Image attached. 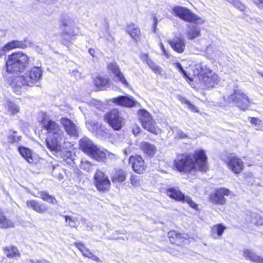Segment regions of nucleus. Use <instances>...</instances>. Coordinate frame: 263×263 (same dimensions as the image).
Masks as SVG:
<instances>
[{
  "label": "nucleus",
  "instance_id": "f257e3e1",
  "mask_svg": "<svg viewBox=\"0 0 263 263\" xmlns=\"http://www.w3.org/2000/svg\"><path fill=\"white\" fill-rule=\"evenodd\" d=\"M174 164L178 171L185 173H192L196 170L206 172L208 170L207 157L202 149L196 151L193 155L185 153L177 155Z\"/></svg>",
  "mask_w": 263,
  "mask_h": 263
},
{
  "label": "nucleus",
  "instance_id": "f03ea898",
  "mask_svg": "<svg viewBox=\"0 0 263 263\" xmlns=\"http://www.w3.org/2000/svg\"><path fill=\"white\" fill-rule=\"evenodd\" d=\"M42 124L49 136L46 141L47 148L55 154L61 152L64 134L59 124L52 120L45 119H43Z\"/></svg>",
  "mask_w": 263,
  "mask_h": 263
},
{
  "label": "nucleus",
  "instance_id": "7ed1b4c3",
  "mask_svg": "<svg viewBox=\"0 0 263 263\" xmlns=\"http://www.w3.org/2000/svg\"><path fill=\"white\" fill-rule=\"evenodd\" d=\"M42 70L40 67H34L29 72L22 76L12 77L7 81L12 90L17 94H20L24 86H32L35 84L39 86L37 83L42 79Z\"/></svg>",
  "mask_w": 263,
  "mask_h": 263
},
{
  "label": "nucleus",
  "instance_id": "20e7f679",
  "mask_svg": "<svg viewBox=\"0 0 263 263\" xmlns=\"http://www.w3.org/2000/svg\"><path fill=\"white\" fill-rule=\"evenodd\" d=\"M79 146L84 153L98 162H104L106 159L107 152L101 149L86 137L80 140Z\"/></svg>",
  "mask_w": 263,
  "mask_h": 263
},
{
  "label": "nucleus",
  "instance_id": "39448f33",
  "mask_svg": "<svg viewBox=\"0 0 263 263\" xmlns=\"http://www.w3.org/2000/svg\"><path fill=\"white\" fill-rule=\"evenodd\" d=\"M29 64V57L22 52L13 53L9 55L6 61L7 72L18 73L23 72Z\"/></svg>",
  "mask_w": 263,
  "mask_h": 263
},
{
  "label": "nucleus",
  "instance_id": "423d86ee",
  "mask_svg": "<svg viewBox=\"0 0 263 263\" xmlns=\"http://www.w3.org/2000/svg\"><path fill=\"white\" fill-rule=\"evenodd\" d=\"M172 14L180 19L194 24H202L204 21L185 7L176 6L172 9Z\"/></svg>",
  "mask_w": 263,
  "mask_h": 263
},
{
  "label": "nucleus",
  "instance_id": "0eeeda50",
  "mask_svg": "<svg viewBox=\"0 0 263 263\" xmlns=\"http://www.w3.org/2000/svg\"><path fill=\"white\" fill-rule=\"evenodd\" d=\"M199 80L205 87H213L219 81L218 76L205 65L200 66Z\"/></svg>",
  "mask_w": 263,
  "mask_h": 263
},
{
  "label": "nucleus",
  "instance_id": "6e6552de",
  "mask_svg": "<svg viewBox=\"0 0 263 263\" xmlns=\"http://www.w3.org/2000/svg\"><path fill=\"white\" fill-rule=\"evenodd\" d=\"M228 103H233L239 108L242 110L246 109L249 106L250 101L247 96H246L241 90L235 89L233 93L226 99Z\"/></svg>",
  "mask_w": 263,
  "mask_h": 263
},
{
  "label": "nucleus",
  "instance_id": "1a4fd4ad",
  "mask_svg": "<svg viewBox=\"0 0 263 263\" xmlns=\"http://www.w3.org/2000/svg\"><path fill=\"white\" fill-rule=\"evenodd\" d=\"M139 116L144 129L155 135L159 133V129L156 126L151 115L148 111L144 109H140L139 111Z\"/></svg>",
  "mask_w": 263,
  "mask_h": 263
},
{
  "label": "nucleus",
  "instance_id": "9d476101",
  "mask_svg": "<svg viewBox=\"0 0 263 263\" xmlns=\"http://www.w3.org/2000/svg\"><path fill=\"white\" fill-rule=\"evenodd\" d=\"M104 118L110 126L116 130L121 129L124 124V120L117 109L111 110L106 114Z\"/></svg>",
  "mask_w": 263,
  "mask_h": 263
},
{
  "label": "nucleus",
  "instance_id": "9b49d317",
  "mask_svg": "<svg viewBox=\"0 0 263 263\" xmlns=\"http://www.w3.org/2000/svg\"><path fill=\"white\" fill-rule=\"evenodd\" d=\"M95 183L97 190L104 193L110 187V181L108 177L100 170H97L94 175Z\"/></svg>",
  "mask_w": 263,
  "mask_h": 263
},
{
  "label": "nucleus",
  "instance_id": "f8f14e48",
  "mask_svg": "<svg viewBox=\"0 0 263 263\" xmlns=\"http://www.w3.org/2000/svg\"><path fill=\"white\" fill-rule=\"evenodd\" d=\"M166 194L170 198L178 201H185L189 205L194 209H197L198 205L196 204L191 198L189 196H185L180 191L174 187H171L167 189Z\"/></svg>",
  "mask_w": 263,
  "mask_h": 263
},
{
  "label": "nucleus",
  "instance_id": "ddd939ff",
  "mask_svg": "<svg viewBox=\"0 0 263 263\" xmlns=\"http://www.w3.org/2000/svg\"><path fill=\"white\" fill-rule=\"evenodd\" d=\"M228 168L235 174H239L243 170V163L241 159L232 154L224 159Z\"/></svg>",
  "mask_w": 263,
  "mask_h": 263
},
{
  "label": "nucleus",
  "instance_id": "4468645a",
  "mask_svg": "<svg viewBox=\"0 0 263 263\" xmlns=\"http://www.w3.org/2000/svg\"><path fill=\"white\" fill-rule=\"evenodd\" d=\"M60 122L68 135L75 138L79 137V128L71 120L63 117L61 119Z\"/></svg>",
  "mask_w": 263,
  "mask_h": 263
},
{
  "label": "nucleus",
  "instance_id": "2eb2a0df",
  "mask_svg": "<svg viewBox=\"0 0 263 263\" xmlns=\"http://www.w3.org/2000/svg\"><path fill=\"white\" fill-rule=\"evenodd\" d=\"M129 164L132 165L134 171L136 173L142 174L146 170V166L143 158L140 156L130 157Z\"/></svg>",
  "mask_w": 263,
  "mask_h": 263
},
{
  "label": "nucleus",
  "instance_id": "dca6fc26",
  "mask_svg": "<svg viewBox=\"0 0 263 263\" xmlns=\"http://www.w3.org/2000/svg\"><path fill=\"white\" fill-rule=\"evenodd\" d=\"M108 68L114 73L115 81L119 82L125 87L128 88L129 85L126 81L123 73L121 71L119 66L115 63H110L108 65Z\"/></svg>",
  "mask_w": 263,
  "mask_h": 263
},
{
  "label": "nucleus",
  "instance_id": "f3484780",
  "mask_svg": "<svg viewBox=\"0 0 263 263\" xmlns=\"http://www.w3.org/2000/svg\"><path fill=\"white\" fill-rule=\"evenodd\" d=\"M231 193V191L228 189L220 188L217 190L213 195L211 196V201L214 203L223 205L226 202V199L224 196L229 195Z\"/></svg>",
  "mask_w": 263,
  "mask_h": 263
},
{
  "label": "nucleus",
  "instance_id": "a211bd4d",
  "mask_svg": "<svg viewBox=\"0 0 263 263\" xmlns=\"http://www.w3.org/2000/svg\"><path fill=\"white\" fill-rule=\"evenodd\" d=\"M168 43L172 49L178 53H182L185 50L186 47L185 41L181 34L170 40Z\"/></svg>",
  "mask_w": 263,
  "mask_h": 263
},
{
  "label": "nucleus",
  "instance_id": "6ab92c4d",
  "mask_svg": "<svg viewBox=\"0 0 263 263\" xmlns=\"http://www.w3.org/2000/svg\"><path fill=\"white\" fill-rule=\"evenodd\" d=\"M113 102L118 105L127 107H132L136 105L138 102L130 96H119L113 99Z\"/></svg>",
  "mask_w": 263,
  "mask_h": 263
},
{
  "label": "nucleus",
  "instance_id": "aec40b11",
  "mask_svg": "<svg viewBox=\"0 0 263 263\" xmlns=\"http://www.w3.org/2000/svg\"><path fill=\"white\" fill-rule=\"evenodd\" d=\"M26 205L28 208L32 209L40 214L45 213L48 211V207L45 204L40 203L34 200H28Z\"/></svg>",
  "mask_w": 263,
  "mask_h": 263
},
{
  "label": "nucleus",
  "instance_id": "412c9836",
  "mask_svg": "<svg viewBox=\"0 0 263 263\" xmlns=\"http://www.w3.org/2000/svg\"><path fill=\"white\" fill-rule=\"evenodd\" d=\"M60 22L63 26L66 28H69L70 30H73L71 28L74 27L76 24V19L71 14L66 13L62 15Z\"/></svg>",
  "mask_w": 263,
  "mask_h": 263
},
{
  "label": "nucleus",
  "instance_id": "4be33fe9",
  "mask_svg": "<svg viewBox=\"0 0 263 263\" xmlns=\"http://www.w3.org/2000/svg\"><path fill=\"white\" fill-rule=\"evenodd\" d=\"M127 174L125 171L122 170H116L110 175L111 180L114 183H120L126 179Z\"/></svg>",
  "mask_w": 263,
  "mask_h": 263
},
{
  "label": "nucleus",
  "instance_id": "5701e85b",
  "mask_svg": "<svg viewBox=\"0 0 263 263\" xmlns=\"http://www.w3.org/2000/svg\"><path fill=\"white\" fill-rule=\"evenodd\" d=\"M126 31L136 41L140 38L141 32L139 27L134 24H130L127 26Z\"/></svg>",
  "mask_w": 263,
  "mask_h": 263
},
{
  "label": "nucleus",
  "instance_id": "b1692460",
  "mask_svg": "<svg viewBox=\"0 0 263 263\" xmlns=\"http://www.w3.org/2000/svg\"><path fill=\"white\" fill-rule=\"evenodd\" d=\"M27 40L28 39H25L24 42L19 41H11L4 46V49H5V51H8L16 48L22 49L25 48L27 47L26 43Z\"/></svg>",
  "mask_w": 263,
  "mask_h": 263
},
{
  "label": "nucleus",
  "instance_id": "393cba45",
  "mask_svg": "<svg viewBox=\"0 0 263 263\" xmlns=\"http://www.w3.org/2000/svg\"><path fill=\"white\" fill-rule=\"evenodd\" d=\"M86 126L87 129L92 133L99 134V132L103 130V127L98 122L93 120L86 121Z\"/></svg>",
  "mask_w": 263,
  "mask_h": 263
},
{
  "label": "nucleus",
  "instance_id": "a878e982",
  "mask_svg": "<svg viewBox=\"0 0 263 263\" xmlns=\"http://www.w3.org/2000/svg\"><path fill=\"white\" fill-rule=\"evenodd\" d=\"M140 147L143 152L150 157L153 156L157 151L155 145L148 142H142Z\"/></svg>",
  "mask_w": 263,
  "mask_h": 263
},
{
  "label": "nucleus",
  "instance_id": "bb28decb",
  "mask_svg": "<svg viewBox=\"0 0 263 263\" xmlns=\"http://www.w3.org/2000/svg\"><path fill=\"white\" fill-rule=\"evenodd\" d=\"M76 35L73 30H70L69 31L66 29L63 30L61 33L62 39L61 42L62 44L67 46L72 40V37Z\"/></svg>",
  "mask_w": 263,
  "mask_h": 263
},
{
  "label": "nucleus",
  "instance_id": "cd10ccee",
  "mask_svg": "<svg viewBox=\"0 0 263 263\" xmlns=\"http://www.w3.org/2000/svg\"><path fill=\"white\" fill-rule=\"evenodd\" d=\"M189 30L187 32V39L194 40L201 35L200 28L194 25H189Z\"/></svg>",
  "mask_w": 263,
  "mask_h": 263
},
{
  "label": "nucleus",
  "instance_id": "c85d7f7f",
  "mask_svg": "<svg viewBox=\"0 0 263 263\" xmlns=\"http://www.w3.org/2000/svg\"><path fill=\"white\" fill-rule=\"evenodd\" d=\"M94 83L97 87L100 89H105L109 87L110 80L102 77H97L94 80Z\"/></svg>",
  "mask_w": 263,
  "mask_h": 263
},
{
  "label": "nucleus",
  "instance_id": "c756f323",
  "mask_svg": "<svg viewBox=\"0 0 263 263\" xmlns=\"http://www.w3.org/2000/svg\"><path fill=\"white\" fill-rule=\"evenodd\" d=\"M168 236L172 243L180 245L181 242L183 241V237L182 234L178 233L176 231L168 232Z\"/></svg>",
  "mask_w": 263,
  "mask_h": 263
},
{
  "label": "nucleus",
  "instance_id": "7c9ffc66",
  "mask_svg": "<svg viewBox=\"0 0 263 263\" xmlns=\"http://www.w3.org/2000/svg\"><path fill=\"white\" fill-rule=\"evenodd\" d=\"M18 151L21 156L29 163L33 162L32 152L30 149L25 147H19Z\"/></svg>",
  "mask_w": 263,
  "mask_h": 263
},
{
  "label": "nucleus",
  "instance_id": "2f4dec72",
  "mask_svg": "<svg viewBox=\"0 0 263 263\" xmlns=\"http://www.w3.org/2000/svg\"><path fill=\"white\" fill-rule=\"evenodd\" d=\"M14 227V223L11 220L8 219L3 212L0 211V228L7 229Z\"/></svg>",
  "mask_w": 263,
  "mask_h": 263
},
{
  "label": "nucleus",
  "instance_id": "473e14b6",
  "mask_svg": "<svg viewBox=\"0 0 263 263\" xmlns=\"http://www.w3.org/2000/svg\"><path fill=\"white\" fill-rule=\"evenodd\" d=\"M3 250L7 257L13 258L20 256L18 249L14 246L4 247Z\"/></svg>",
  "mask_w": 263,
  "mask_h": 263
},
{
  "label": "nucleus",
  "instance_id": "72a5a7b5",
  "mask_svg": "<svg viewBox=\"0 0 263 263\" xmlns=\"http://www.w3.org/2000/svg\"><path fill=\"white\" fill-rule=\"evenodd\" d=\"M5 108L8 114L10 115H14L20 111L19 106L11 101H8L6 103Z\"/></svg>",
  "mask_w": 263,
  "mask_h": 263
},
{
  "label": "nucleus",
  "instance_id": "f704fd0d",
  "mask_svg": "<svg viewBox=\"0 0 263 263\" xmlns=\"http://www.w3.org/2000/svg\"><path fill=\"white\" fill-rule=\"evenodd\" d=\"M243 255L252 261L263 263V258H261L251 250H245L243 251Z\"/></svg>",
  "mask_w": 263,
  "mask_h": 263
},
{
  "label": "nucleus",
  "instance_id": "c9c22d12",
  "mask_svg": "<svg viewBox=\"0 0 263 263\" xmlns=\"http://www.w3.org/2000/svg\"><path fill=\"white\" fill-rule=\"evenodd\" d=\"M37 197L52 204H55L57 202L56 199L53 196L45 191L39 192Z\"/></svg>",
  "mask_w": 263,
  "mask_h": 263
},
{
  "label": "nucleus",
  "instance_id": "e433bc0d",
  "mask_svg": "<svg viewBox=\"0 0 263 263\" xmlns=\"http://www.w3.org/2000/svg\"><path fill=\"white\" fill-rule=\"evenodd\" d=\"M146 63L149 67L155 73L162 75V68L158 66L154 61L152 60L147 58L146 60Z\"/></svg>",
  "mask_w": 263,
  "mask_h": 263
},
{
  "label": "nucleus",
  "instance_id": "4c0bfd02",
  "mask_svg": "<svg viewBox=\"0 0 263 263\" xmlns=\"http://www.w3.org/2000/svg\"><path fill=\"white\" fill-rule=\"evenodd\" d=\"M16 131H9V135L8 136V142L10 143H17L22 139L21 136L16 135Z\"/></svg>",
  "mask_w": 263,
  "mask_h": 263
},
{
  "label": "nucleus",
  "instance_id": "58836bf2",
  "mask_svg": "<svg viewBox=\"0 0 263 263\" xmlns=\"http://www.w3.org/2000/svg\"><path fill=\"white\" fill-rule=\"evenodd\" d=\"M66 222V226L70 228H76L78 227L77 224V218L70 216L65 215L63 216Z\"/></svg>",
  "mask_w": 263,
  "mask_h": 263
},
{
  "label": "nucleus",
  "instance_id": "ea45409f",
  "mask_svg": "<svg viewBox=\"0 0 263 263\" xmlns=\"http://www.w3.org/2000/svg\"><path fill=\"white\" fill-rule=\"evenodd\" d=\"M93 164L88 161L82 160L80 164V167L81 170L86 172H90L92 171Z\"/></svg>",
  "mask_w": 263,
  "mask_h": 263
},
{
  "label": "nucleus",
  "instance_id": "a19ab883",
  "mask_svg": "<svg viewBox=\"0 0 263 263\" xmlns=\"http://www.w3.org/2000/svg\"><path fill=\"white\" fill-rule=\"evenodd\" d=\"M225 229L226 228L222 224H218L213 227L212 231L213 232H216L218 236H221Z\"/></svg>",
  "mask_w": 263,
  "mask_h": 263
},
{
  "label": "nucleus",
  "instance_id": "79ce46f5",
  "mask_svg": "<svg viewBox=\"0 0 263 263\" xmlns=\"http://www.w3.org/2000/svg\"><path fill=\"white\" fill-rule=\"evenodd\" d=\"M130 181L132 185L135 186H137L140 185V181L137 176L132 175L130 178Z\"/></svg>",
  "mask_w": 263,
  "mask_h": 263
},
{
  "label": "nucleus",
  "instance_id": "37998d69",
  "mask_svg": "<svg viewBox=\"0 0 263 263\" xmlns=\"http://www.w3.org/2000/svg\"><path fill=\"white\" fill-rule=\"evenodd\" d=\"M29 263H50V262L45 259H32L29 260Z\"/></svg>",
  "mask_w": 263,
  "mask_h": 263
},
{
  "label": "nucleus",
  "instance_id": "c03bdc74",
  "mask_svg": "<svg viewBox=\"0 0 263 263\" xmlns=\"http://www.w3.org/2000/svg\"><path fill=\"white\" fill-rule=\"evenodd\" d=\"M74 245L80 251L81 253L83 250H84V249H86V248L85 246L81 242H74Z\"/></svg>",
  "mask_w": 263,
  "mask_h": 263
},
{
  "label": "nucleus",
  "instance_id": "a18cd8bd",
  "mask_svg": "<svg viewBox=\"0 0 263 263\" xmlns=\"http://www.w3.org/2000/svg\"><path fill=\"white\" fill-rule=\"evenodd\" d=\"M254 3L260 9H263V0H253Z\"/></svg>",
  "mask_w": 263,
  "mask_h": 263
},
{
  "label": "nucleus",
  "instance_id": "49530a36",
  "mask_svg": "<svg viewBox=\"0 0 263 263\" xmlns=\"http://www.w3.org/2000/svg\"><path fill=\"white\" fill-rule=\"evenodd\" d=\"M251 123L255 125L259 126L260 120L256 118H252L250 121Z\"/></svg>",
  "mask_w": 263,
  "mask_h": 263
},
{
  "label": "nucleus",
  "instance_id": "de8ad7c7",
  "mask_svg": "<svg viewBox=\"0 0 263 263\" xmlns=\"http://www.w3.org/2000/svg\"><path fill=\"white\" fill-rule=\"evenodd\" d=\"M82 253L83 256L88 258L92 253L88 249L86 248V249H84V250L82 252Z\"/></svg>",
  "mask_w": 263,
  "mask_h": 263
},
{
  "label": "nucleus",
  "instance_id": "09e8293b",
  "mask_svg": "<svg viewBox=\"0 0 263 263\" xmlns=\"http://www.w3.org/2000/svg\"><path fill=\"white\" fill-rule=\"evenodd\" d=\"M174 65L175 66V67H176L179 71V72H180L181 71H182L183 68L182 66V65H181V64L179 63V62H175L174 63Z\"/></svg>",
  "mask_w": 263,
  "mask_h": 263
},
{
  "label": "nucleus",
  "instance_id": "8fccbe9b",
  "mask_svg": "<svg viewBox=\"0 0 263 263\" xmlns=\"http://www.w3.org/2000/svg\"><path fill=\"white\" fill-rule=\"evenodd\" d=\"M180 72L184 78L189 79L190 81L192 80V79L189 77L188 73L184 69H183V70L181 71Z\"/></svg>",
  "mask_w": 263,
  "mask_h": 263
},
{
  "label": "nucleus",
  "instance_id": "3c124183",
  "mask_svg": "<svg viewBox=\"0 0 263 263\" xmlns=\"http://www.w3.org/2000/svg\"><path fill=\"white\" fill-rule=\"evenodd\" d=\"M185 103L188 106V107L192 110H195L196 109V107L193 105L190 102L186 100L185 101Z\"/></svg>",
  "mask_w": 263,
  "mask_h": 263
},
{
  "label": "nucleus",
  "instance_id": "603ef678",
  "mask_svg": "<svg viewBox=\"0 0 263 263\" xmlns=\"http://www.w3.org/2000/svg\"><path fill=\"white\" fill-rule=\"evenodd\" d=\"M177 136L179 138L184 139L186 137V134L183 133L182 131H179L177 133Z\"/></svg>",
  "mask_w": 263,
  "mask_h": 263
},
{
  "label": "nucleus",
  "instance_id": "864d4df0",
  "mask_svg": "<svg viewBox=\"0 0 263 263\" xmlns=\"http://www.w3.org/2000/svg\"><path fill=\"white\" fill-rule=\"evenodd\" d=\"M89 258H91L94 260H95L97 262L100 261V259L99 257L96 256V255H93L92 253L91 254V255H90V257H88Z\"/></svg>",
  "mask_w": 263,
  "mask_h": 263
},
{
  "label": "nucleus",
  "instance_id": "5fc2aeb1",
  "mask_svg": "<svg viewBox=\"0 0 263 263\" xmlns=\"http://www.w3.org/2000/svg\"><path fill=\"white\" fill-rule=\"evenodd\" d=\"M81 221L82 223H83V224L85 225V226H86L87 227H89V223L87 222L86 218L82 217L81 218Z\"/></svg>",
  "mask_w": 263,
  "mask_h": 263
},
{
  "label": "nucleus",
  "instance_id": "6e6d98bb",
  "mask_svg": "<svg viewBox=\"0 0 263 263\" xmlns=\"http://www.w3.org/2000/svg\"><path fill=\"white\" fill-rule=\"evenodd\" d=\"M158 24V20L156 16L154 17V24H153V29L154 31L156 32V26Z\"/></svg>",
  "mask_w": 263,
  "mask_h": 263
},
{
  "label": "nucleus",
  "instance_id": "4d7b16f0",
  "mask_svg": "<svg viewBox=\"0 0 263 263\" xmlns=\"http://www.w3.org/2000/svg\"><path fill=\"white\" fill-rule=\"evenodd\" d=\"M5 52H6V51L4 49V46H0V58L5 55Z\"/></svg>",
  "mask_w": 263,
  "mask_h": 263
},
{
  "label": "nucleus",
  "instance_id": "13d9d810",
  "mask_svg": "<svg viewBox=\"0 0 263 263\" xmlns=\"http://www.w3.org/2000/svg\"><path fill=\"white\" fill-rule=\"evenodd\" d=\"M140 132V128L136 126L135 128H133V133L134 135H137Z\"/></svg>",
  "mask_w": 263,
  "mask_h": 263
},
{
  "label": "nucleus",
  "instance_id": "bf43d9fd",
  "mask_svg": "<svg viewBox=\"0 0 263 263\" xmlns=\"http://www.w3.org/2000/svg\"><path fill=\"white\" fill-rule=\"evenodd\" d=\"M89 53L92 57H96L95 53V49L92 48H89L88 50Z\"/></svg>",
  "mask_w": 263,
  "mask_h": 263
},
{
  "label": "nucleus",
  "instance_id": "052dcab7",
  "mask_svg": "<svg viewBox=\"0 0 263 263\" xmlns=\"http://www.w3.org/2000/svg\"><path fill=\"white\" fill-rule=\"evenodd\" d=\"M163 53L165 57H166L167 58H169L170 57V53L166 50H164L163 51Z\"/></svg>",
  "mask_w": 263,
  "mask_h": 263
},
{
  "label": "nucleus",
  "instance_id": "680f3d73",
  "mask_svg": "<svg viewBox=\"0 0 263 263\" xmlns=\"http://www.w3.org/2000/svg\"><path fill=\"white\" fill-rule=\"evenodd\" d=\"M160 48L162 51H164V50H165L164 46L162 43H160Z\"/></svg>",
  "mask_w": 263,
  "mask_h": 263
},
{
  "label": "nucleus",
  "instance_id": "e2e57ef3",
  "mask_svg": "<svg viewBox=\"0 0 263 263\" xmlns=\"http://www.w3.org/2000/svg\"><path fill=\"white\" fill-rule=\"evenodd\" d=\"M58 177L59 179H62L63 178V176L61 173H59Z\"/></svg>",
  "mask_w": 263,
  "mask_h": 263
},
{
  "label": "nucleus",
  "instance_id": "0e129e2a",
  "mask_svg": "<svg viewBox=\"0 0 263 263\" xmlns=\"http://www.w3.org/2000/svg\"><path fill=\"white\" fill-rule=\"evenodd\" d=\"M73 73H78V72H79V70H78L76 69V70H73Z\"/></svg>",
  "mask_w": 263,
  "mask_h": 263
},
{
  "label": "nucleus",
  "instance_id": "69168bd1",
  "mask_svg": "<svg viewBox=\"0 0 263 263\" xmlns=\"http://www.w3.org/2000/svg\"><path fill=\"white\" fill-rule=\"evenodd\" d=\"M258 73H259L260 76H261L262 77H263V72H258Z\"/></svg>",
  "mask_w": 263,
  "mask_h": 263
},
{
  "label": "nucleus",
  "instance_id": "338daca9",
  "mask_svg": "<svg viewBox=\"0 0 263 263\" xmlns=\"http://www.w3.org/2000/svg\"><path fill=\"white\" fill-rule=\"evenodd\" d=\"M108 25H107V26H106V29H107V31H108Z\"/></svg>",
  "mask_w": 263,
  "mask_h": 263
}]
</instances>
